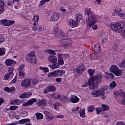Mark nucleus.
<instances>
[{
	"label": "nucleus",
	"mask_w": 125,
	"mask_h": 125,
	"mask_svg": "<svg viewBox=\"0 0 125 125\" xmlns=\"http://www.w3.org/2000/svg\"><path fill=\"white\" fill-rule=\"evenodd\" d=\"M85 12V15H87L88 17L86 19V22L90 28L92 27L93 30H97L98 26L97 25H95L98 21V16L94 14L91 12L90 8H87Z\"/></svg>",
	"instance_id": "obj_1"
},
{
	"label": "nucleus",
	"mask_w": 125,
	"mask_h": 125,
	"mask_svg": "<svg viewBox=\"0 0 125 125\" xmlns=\"http://www.w3.org/2000/svg\"><path fill=\"white\" fill-rule=\"evenodd\" d=\"M102 80V75H97L93 78L89 79L88 83H85L84 85H81L82 87H86L89 86L91 89H95L98 86V83H101Z\"/></svg>",
	"instance_id": "obj_2"
},
{
	"label": "nucleus",
	"mask_w": 125,
	"mask_h": 125,
	"mask_svg": "<svg viewBox=\"0 0 125 125\" xmlns=\"http://www.w3.org/2000/svg\"><path fill=\"white\" fill-rule=\"evenodd\" d=\"M110 28L113 32L119 33L123 38L125 37V25L123 23H113L110 25Z\"/></svg>",
	"instance_id": "obj_3"
},
{
	"label": "nucleus",
	"mask_w": 125,
	"mask_h": 125,
	"mask_svg": "<svg viewBox=\"0 0 125 125\" xmlns=\"http://www.w3.org/2000/svg\"><path fill=\"white\" fill-rule=\"evenodd\" d=\"M108 89L107 86H104L97 90L93 91L90 93V95L92 97H99L101 95L102 99H106L105 95V91Z\"/></svg>",
	"instance_id": "obj_4"
},
{
	"label": "nucleus",
	"mask_w": 125,
	"mask_h": 125,
	"mask_svg": "<svg viewBox=\"0 0 125 125\" xmlns=\"http://www.w3.org/2000/svg\"><path fill=\"white\" fill-rule=\"evenodd\" d=\"M57 57L58 59V63L48 65V66L50 67L51 69H57L58 68H60L61 66H63V65H64V60H63V59H62V54L58 53Z\"/></svg>",
	"instance_id": "obj_5"
},
{
	"label": "nucleus",
	"mask_w": 125,
	"mask_h": 125,
	"mask_svg": "<svg viewBox=\"0 0 125 125\" xmlns=\"http://www.w3.org/2000/svg\"><path fill=\"white\" fill-rule=\"evenodd\" d=\"M36 52L35 51L31 52L28 55L26 56L27 61L30 63H34L37 64V60H36Z\"/></svg>",
	"instance_id": "obj_6"
},
{
	"label": "nucleus",
	"mask_w": 125,
	"mask_h": 125,
	"mask_svg": "<svg viewBox=\"0 0 125 125\" xmlns=\"http://www.w3.org/2000/svg\"><path fill=\"white\" fill-rule=\"evenodd\" d=\"M122 10L120 8H116L112 13L113 16H116V15H118L121 18V19H125V14L124 13H122Z\"/></svg>",
	"instance_id": "obj_7"
},
{
	"label": "nucleus",
	"mask_w": 125,
	"mask_h": 125,
	"mask_svg": "<svg viewBox=\"0 0 125 125\" xmlns=\"http://www.w3.org/2000/svg\"><path fill=\"white\" fill-rule=\"evenodd\" d=\"M0 23L2 25L9 27L15 23V21L7 20L6 19H3L0 20Z\"/></svg>",
	"instance_id": "obj_8"
},
{
	"label": "nucleus",
	"mask_w": 125,
	"mask_h": 125,
	"mask_svg": "<svg viewBox=\"0 0 125 125\" xmlns=\"http://www.w3.org/2000/svg\"><path fill=\"white\" fill-rule=\"evenodd\" d=\"M21 86H23V87H25V88H28V87H30V86L31 85V79H26L22 80L21 81Z\"/></svg>",
	"instance_id": "obj_9"
},
{
	"label": "nucleus",
	"mask_w": 125,
	"mask_h": 125,
	"mask_svg": "<svg viewBox=\"0 0 125 125\" xmlns=\"http://www.w3.org/2000/svg\"><path fill=\"white\" fill-rule=\"evenodd\" d=\"M53 32L58 38L60 37V36L62 37V38H64V37H65L64 32L61 30H58L57 27L54 28Z\"/></svg>",
	"instance_id": "obj_10"
},
{
	"label": "nucleus",
	"mask_w": 125,
	"mask_h": 125,
	"mask_svg": "<svg viewBox=\"0 0 125 125\" xmlns=\"http://www.w3.org/2000/svg\"><path fill=\"white\" fill-rule=\"evenodd\" d=\"M61 45H71L73 43V41L70 39H62L59 41Z\"/></svg>",
	"instance_id": "obj_11"
},
{
	"label": "nucleus",
	"mask_w": 125,
	"mask_h": 125,
	"mask_svg": "<svg viewBox=\"0 0 125 125\" xmlns=\"http://www.w3.org/2000/svg\"><path fill=\"white\" fill-rule=\"evenodd\" d=\"M55 90H56V88L54 85H48L44 89L43 93L46 94L48 92H50L51 91L54 92Z\"/></svg>",
	"instance_id": "obj_12"
},
{
	"label": "nucleus",
	"mask_w": 125,
	"mask_h": 125,
	"mask_svg": "<svg viewBox=\"0 0 125 125\" xmlns=\"http://www.w3.org/2000/svg\"><path fill=\"white\" fill-rule=\"evenodd\" d=\"M60 17V14L57 12L54 13L51 16V18L50 21L51 22H55V21H57L59 18Z\"/></svg>",
	"instance_id": "obj_13"
},
{
	"label": "nucleus",
	"mask_w": 125,
	"mask_h": 125,
	"mask_svg": "<svg viewBox=\"0 0 125 125\" xmlns=\"http://www.w3.org/2000/svg\"><path fill=\"white\" fill-rule=\"evenodd\" d=\"M6 66H13L16 64V62L12 59H7L5 61Z\"/></svg>",
	"instance_id": "obj_14"
},
{
	"label": "nucleus",
	"mask_w": 125,
	"mask_h": 125,
	"mask_svg": "<svg viewBox=\"0 0 125 125\" xmlns=\"http://www.w3.org/2000/svg\"><path fill=\"white\" fill-rule=\"evenodd\" d=\"M48 61L52 64H56L57 62V57L54 55H50L48 57Z\"/></svg>",
	"instance_id": "obj_15"
},
{
	"label": "nucleus",
	"mask_w": 125,
	"mask_h": 125,
	"mask_svg": "<svg viewBox=\"0 0 125 125\" xmlns=\"http://www.w3.org/2000/svg\"><path fill=\"white\" fill-rule=\"evenodd\" d=\"M68 25L71 28H76V27H78V21H75L73 20H70L68 22Z\"/></svg>",
	"instance_id": "obj_16"
},
{
	"label": "nucleus",
	"mask_w": 125,
	"mask_h": 125,
	"mask_svg": "<svg viewBox=\"0 0 125 125\" xmlns=\"http://www.w3.org/2000/svg\"><path fill=\"white\" fill-rule=\"evenodd\" d=\"M85 70V67H84L83 64H81L76 68V73H78V74H83V72Z\"/></svg>",
	"instance_id": "obj_17"
},
{
	"label": "nucleus",
	"mask_w": 125,
	"mask_h": 125,
	"mask_svg": "<svg viewBox=\"0 0 125 125\" xmlns=\"http://www.w3.org/2000/svg\"><path fill=\"white\" fill-rule=\"evenodd\" d=\"M71 103H78L80 101V98L76 96L72 95L69 99Z\"/></svg>",
	"instance_id": "obj_18"
},
{
	"label": "nucleus",
	"mask_w": 125,
	"mask_h": 125,
	"mask_svg": "<svg viewBox=\"0 0 125 125\" xmlns=\"http://www.w3.org/2000/svg\"><path fill=\"white\" fill-rule=\"evenodd\" d=\"M55 72L57 77H62V76H63V75H65V73H66L65 70L59 69L56 70Z\"/></svg>",
	"instance_id": "obj_19"
},
{
	"label": "nucleus",
	"mask_w": 125,
	"mask_h": 125,
	"mask_svg": "<svg viewBox=\"0 0 125 125\" xmlns=\"http://www.w3.org/2000/svg\"><path fill=\"white\" fill-rule=\"evenodd\" d=\"M43 113L46 116V118L48 119L49 120H51V119H53L54 118V116L52 115V114L49 113L48 111L45 110L43 112Z\"/></svg>",
	"instance_id": "obj_20"
},
{
	"label": "nucleus",
	"mask_w": 125,
	"mask_h": 125,
	"mask_svg": "<svg viewBox=\"0 0 125 125\" xmlns=\"http://www.w3.org/2000/svg\"><path fill=\"white\" fill-rule=\"evenodd\" d=\"M32 96V92L24 93L20 96V98H28Z\"/></svg>",
	"instance_id": "obj_21"
},
{
	"label": "nucleus",
	"mask_w": 125,
	"mask_h": 125,
	"mask_svg": "<svg viewBox=\"0 0 125 125\" xmlns=\"http://www.w3.org/2000/svg\"><path fill=\"white\" fill-rule=\"evenodd\" d=\"M22 103V101L18 99H14L11 101V104L12 105H20Z\"/></svg>",
	"instance_id": "obj_22"
},
{
	"label": "nucleus",
	"mask_w": 125,
	"mask_h": 125,
	"mask_svg": "<svg viewBox=\"0 0 125 125\" xmlns=\"http://www.w3.org/2000/svg\"><path fill=\"white\" fill-rule=\"evenodd\" d=\"M4 2L2 0H0V14L3 13L4 12Z\"/></svg>",
	"instance_id": "obj_23"
},
{
	"label": "nucleus",
	"mask_w": 125,
	"mask_h": 125,
	"mask_svg": "<svg viewBox=\"0 0 125 125\" xmlns=\"http://www.w3.org/2000/svg\"><path fill=\"white\" fill-rule=\"evenodd\" d=\"M119 67H118V66H117V65H114L112 64L111 65V66L109 67V70L110 71V72H111L112 73H114L115 72L118 70Z\"/></svg>",
	"instance_id": "obj_24"
},
{
	"label": "nucleus",
	"mask_w": 125,
	"mask_h": 125,
	"mask_svg": "<svg viewBox=\"0 0 125 125\" xmlns=\"http://www.w3.org/2000/svg\"><path fill=\"white\" fill-rule=\"evenodd\" d=\"M94 50L96 53H99L101 52V48H100V45L98 44H96L94 46Z\"/></svg>",
	"instance_id": "obj_25"
},
{
	"label": "nucleus",
	"mask_w": 125,
	"mask_h": 125,
	"mask_svg": "<svg viewBox=\"0 0 125 125\" xmlns=\"http://www.w3.org/2000/svg\"><path fill=\"white\" fill-rule=\"evenodd\" d=\"M30 122H31V120H30V119L29 118H27V119H21L19 121L18 123L21 125H24V124H25V123H29Z\"/></svg>",
	"instance_id": "obj_26"
},
{
	"label": "nucleus",
	"mask_w": 125,
	"mask_h": 125,
	"mask_svg": "<svg viewBox=\"0 0 125 125\" xmlns=\"http://www.w3.org/2000/svg\"><path fill=\"white\" fill-rule=\"evenodd\" d=\"M79 114L80 117L81 118H85V109L83 108V109H80L79 111Z\"/></svg>",
	"instance_id": "obj_27"
},
{
	"label": "nucleus",
	"mask_w": 125,
	"mask_h": 125,
	"mask_svg": "<svg viewBox=\"0 0 125 125\" xmlns=\"http://www.w3.org/2000/svg\"><path fill=\"white\" fill-rule=\"evenodd\" d=\"M105 78L106 80H109V79H115V77L113 74L108 72L105 73Z\"/></svg>",
	"instance_id": "obj_28"
},
{
	"label": "nucleus",
	"mask_w": 125,
	"mask_h": 125,
	"mask_svg": "<svg viewBox=\"0 0 125 125\" xmlns=\"http://www.w3.org/2000/svg\"><path fill=\"white\" fill-rule=\"evenodd\" d=\"M115 76L117 77H120L122 74H123V70H121L119 68H117V69L113 73Z\"/></svg>",
	"instance_id": "obj_29"
},
{
	"label": "nucleus",
	"mask_w": 125,
	"mask_h": 125,
	"mask_svg": "<svg viewBox=\"0 0 125 125\" xmlns=\"http://www.w3.org/2000/svg\"><path fill=\"white\" fill-rule=\"evenodd\" d=\"M57 76L56 75V72L55 70L47 74V77L49 78V79H51V78H55Z\"/></svg>",
	"instance_id": "obj_30"
},
{
	"label": "nucleus",
	"mask_w": 125,
	"mask_h": 125,
	"mask_svg": "<svg viewBox=\"0 0 125 125\" xmlns=\"http://www.w3.org/2000/svg\"><path fill=\"white\" fill-rule=\"evenodd\" d=\"M116 86H117V83H116V82L113 81L110 83L109 88L110 89H114V88H115Z\"/></svg>",
	"instance_id": "obj_31"
},
{
	"label": "nucleus",
	"mask_w": 125,
	"mask_h": 125,
	"mask_svg": "<svg viewBox=\"0 0 125 125\" xmlns=\"http://www.w3.org/2000/svg\"><path fill=\"white\" fill-rule=\"evenodd\" d=\"M36 119L37 120H42L43 119V114L41 113H36Z\"/></svg>",
	"instance_id": "obj_32"
},
{
	"label": "nucleus",
	"mask_w": 125,
	"mask_h": 125,
	"mask_svg": "<svg viewBox=\"0 0 125 125\" xmlns=\"http://www.w3.org/2000/svg\"><path fill=\"white\" fill-rule=\"evenodd\" d=\"M6 49L4 47L0 48V56H3L5 54Z\"/></svg>",
	"instance_id": "obj_33"
},
{
	"label": "nucleus",
	"mask_w": 125,
	"mask_h": 125,
	"mask_svg": "<svg viewBox=\"0 0 125 125\" xmlns=\"http://www.w3.org/2000/svg\"><path fill=\"white\" fill-rule=\"evenodd\" d=\"M39 18H40V17L39 16V15H34L33 17V20H34V23H36V24H38Z\"/></svg>",
	"instance_id": "obj_34"
},
{
	"label": "nucleus",
	"mask_w": 125,
	"mask_h": 125,
	"mask_svg": "<svg viewBox=\"0 0 125 125\" xmlns=\"http://www.w3.org/2000/svg\"><path fill=\"white\" fill-rule=\"evenodd\" d=\"M54 108L55 110H57V111H58V110H59V107H60V106H61V104L60 103H56L55 104H54Z\"/></svg>",
	"instance_id": "obj_35"
},
{
	"label": "nucleus",
	"mask_w": 125,
	"mask_h": 125,
	"mask_svg": "<svg viewBox=\"0 0 125 125\" xmlns=\"http://www.w3.org/2000/svg\"><path fill=\"white\" fill-rule=\"evenodd\" d=\"M37 24L36 23H33V26L32 27V31H34V32H36V31H39V25H37Z\"/></svg>",
	"instance_id": "obj_36"
},
{
	"label": "nucleus",
	"mask_w": 125,
	"mask_h": 125,
	"mask_svg": "<svg viewBox=\"0 0 125 125\" xmlns=\"http://www.w3.org/2000/svg\"><path fill=\"white\" fill-rule=\"evenodd\" d=\"M39 68L40 70L44 71V73H48L49 72V69L47 67L40 66Z\"/></svg>",
	"instance_id": "obj_37"
},
{
	"label": "nucleus",
	"mask_w": 125,
	"mask_h": 125,
	"mask_svg": "<svg viewBox=\"0 0 125 125\" xmlns=\"http://www.w3.org/2000/svg\"><path fill=\"white\" fill-rule=\"evenodd\" d=\"M102 108L103 111H108V110H110V107L106 104H102Z\"/></svg>",
	"instance_id": "obj_38"
},
{
	"label": "nucleus",
	"mask_w": 125,
	"mask_h": 125,
	"mask_svg": "<svg viewBox=\"0 0 125 125\" xmlns=\"http://www.w3.org/2000/svg\"><path fill=\"white\" fill-rule=\"evenodd\" d=\"M29 105H33L34 103H36L37 102V99L36 98L31 99L29 101H28Z\"/></svg>",
	"instance_id": "obj_39"
},
{
	"label": "nucleus",
	"mask_w": 125,
	"mask_h": 125,
	"mask_svg": "<svg viewBox=\"0 0 125 125\" xmlns=\"http://www.w3.org/2000/svg\"><path fill=\"white\" fill-rule=\"evenodd\" d=\"M95 110V107L94 105H90L89 107H88L87 110L89 113H91L93 112Z\"/></svg>",
	"instance_id": "obj_40"
},
{
	"label": "nucleus",
	"mask_w": 125,
	"mask_h": 125,
	"mask_svg": "<svg viewBox=\"0 0 125 125\" xmlns=\"http://www.w3.org/2000/svg\"><path fill=\"white\" fill-rule=\"evenodd\" d=\"M9 108L11 111H14L18 110V109L19 108V106H18V105H12L10 106Z\"/></svg>",
	"instance_id": "obj_41"
},
{
	"label": "nucleus",
	"mask_w": 125,
	"mask_h": 125,
	"mask_svg": "<svg viewBox=\"0 0 125 125\" xmlns=\"http://www.w3.org/2000/svg\"><path fill=\"white\" fill-rule=\"evenodd\" d=\"M103 111V108L102 107H97L96 108V113L97 115H99L101 112Z\"/></svg>",
	"instance_id": "obj_42"
},
{
	"label": "nucleus",
	"mask_w": 125,
	"mask_h": 125,
	"mask_svg": "<svg viewBox=\"0 0 125 125\" xmlns=\"http://www.w3.org/2000/svg\"><path fill=\"white\" fill-rule=\"evenodd\" d=\"M50 0H41L40 2L39 6H42V5H43V4H44V3H45V2H48L50 1Z\"/></svg>",
	"instance_id": "obj_43"
},
{
	"label": "nucleus",
	"mask_w": 125,
	"mask_h": 125,
	"mask_svg": "<svg viewBox=\"0 0 125 125\" xmlns=\"http://www.w3.org/2000/svg\"><path fill=\"white\" fill-rule=\"evenodd\" d=\"M119 96H122L123 98H125V93L122 90H119Z\"/></svg>",
	"instance_id": "obj_44"
},
{
	"label": "nucleus",
	"mask_w": 125,
	"mask_h": 125,
	"mask_svg": "<svg viewBox=\"0 0 125 125\" xmlns=\"http://www.w3.org/2000/svg\"><path fill=\"white\" fill-rule=\"evenodd\" d=\"M8 73L9 75H10V77H11V78H12V77H13V68H9L8 70Z\"/></svg>",
	"instance_id": "obj_45"
},
{
	"label": "nucleus",
	"mask_w": 125,
	"mask_h": 125,
	"mask_svg": "<svg viewBox=\"0 0 125 125\" xmlns=\"http://www.w3.org/2000/svg\"><path fill=\"white\" fill-rule=\"evenodd\" d=\"M88 73L90 76H92L95 73V69H88Z\"/></svg>",
	"instance_id": "obj_46"
},
{
	"label": "nucleus",
	"mask_w": 125,
	"mask_h": 125,
	"mask_svg": "<svg viewBox=\"0 0 125 125\" xmlns=\"http://www.w3.org/2000/svg\"><path fill=\"white\" fill-rule=\"evenodd\" d=\"M45 103H46V101H45V100H42L38 102V104L39 106H42V105H44Z\"/></svg>",
	"instance_id": "obj_47"
},
{
	"label": "nucleus",
	"mask_w": 125,
	"mask_h": 125,
	"mask_svg": "<svg viewBox=\"0 0 125 125\" xmlns=\"http://www.w3.org/2000/svg\"><path fill=\"white\" fill-rule=\"evenodd\" d=\"M9 78H11V76H10V75L9 74H6L4 75L3 77L4 81H8L9 80Z\"/></svg>",
	"instance_id": "obj_48"
},
{
	"label": "nucleus",
	"mask_w": 125,
	"mask_h": 125,
	"mask_svg": "<svg viewBox=\"0 0 125 125\" xmlns=\"http://www.w3.org/2000/svg\"><path fill=\"white\" fill-rule=\"evenodd\" d=\"M76 19L77 21H81L83 19V15L80 14H77L76 15Z\"/></svg>",
	"instance_id": "obj_49"
},
{
	"label": "nucleus",
	"mask_w": 125,
	"mask_h": 125,
	"mask_svg": "<svg viewBox=\"0 0 125 125\" xmlns=\"http://www.w3.org/2000/svg\"><path fill=\"white\" fill-rule=\"evenodd\" d=\"M46 30V27L45 26H39L38 29V32H42V31H45Z\"/></svg>",
	"instance_id": "obj_50"
},
{
	"label": "nucleus",
	"mask_w": 125,
	"mask_h": 125,
	"mask_svg": "<svg viewBox=\"0 0 125 125\" xmlns=\"http://www.w3.org/2000/svg\"><path fill=\"white\" fill-rule=\"evenodd\" d=\"M62 102H64L65 103H67V102H69V99H68V97H62Z\"/></svg>",
	"instance_id": "obj_51"
},
{
	"label": "nucleus",
	"mask_w": 125,
	"mask_h": 125,
	"mask_svg": "<svg viewBox=\"0 0 125 125\" xmlns=\"http://www.w3.org/2000/svg\"><path fill=\"white\" fill-rule=\"evenodd\" d=\"M53 97L54 99L56 100L57 99H59V98H60V97H61V96L60 94H54L53 95Z\"/></svg>",
	"instance_id": "obj_52"
},
{
	"label": "nucleus",
	"mask_w": 125,
	"mask_h": 125,
	"mask_svg": "<svg viewBox=\"0 0 125 125\" xmlns=\"http://www.w3.org/2000/svg\"><path fill=\"white\" fill-rule=\"evenodd\" d=\"M21 116L23 118L27 117L28 116V112L27 111H23L21 113Z\"/></svg>",
	"instance_id": "obj_53"
},
{
	"label": "nucleus",
	"mask_w": 125,
	"mask_h": 125,
	"mask_svg": "<svg viewBox=\"0 0 125 125\" xmlns=\"http://www.w3.org/2000/svg\"><path fill=\"white\" fill-rule=\"evenodd\" d=\"M47 53L49 54H52L53 55H56V53L54 50L49 49L47 51Z\"/></svg>",
	"instance_id": "obj_54"
},
{
	"label": "nucleus",
	"mask_w": 125,
	"mask_h": 125,
	"mask_svg": "<svg viewBox=\"0 0 125 125\" xmlns=\"http://www.w3.org/2000/svg\"><path fill=\"white\" fill-rule=\"evenodd\" d=\"M19 74L21 78H24L25 75V71H20Z\"/></svg>",
	"instance_id": "obj_55"
},
{
	"label": "nucleus",
	"mask_w": 125,
	"mask_h": 125,
	"mask_svg": "<svg viewBox=\"0 0 125 125\" xmlns=\"http://www.w3.org/2000/svg\"><path fill=\"white\" fill-rule=\"evenodd\" d=\"M118 65L120 68H124L125 65V60L120 62Z\"/></svg>",
	"instance_id": "obj_56"
},
{
	"label": "nucleus",
	"mask_w": 125,
	"mask_h": 125,
	"mask_svg": "<svg viewBox=\"0 0 125 125\" xmlns=\"http://www.w3.org/2000/svg\"><path fill=\"white\" fill-rule=\"evenodd\" d=\"M31 80V84H37L39 82L38 81V80L37 79H30Z\"/></svg>",
	"instance_id": "obj_57"
},
{
	"label": "nucleus",
	"mask_w": 125,
	"mask_h": 125,
	"mask_svg": "<svg viewBox=\"0 0 125 125\" xmlns=\"http://www.w3.org/2000/svg\"><path fill=\"white\" fill-rule=\"evenodd\" d=\"M90 56H91L92 59H97V58L96 57V55L94 53H91Z\"/></svg>",
	"instance_id": "obj_58"
},
{
	"label": "nucleus",
	"mask_w": 125,
	"mask_h": 125,
	"mask_svg": "<svg viewBox=\"0 0 125 125\" xmlns=\"http://www.w3.org/2000/svg\"><path fill=\"white\" fill-rule=\"evenodd\" d=\"M9 53H13V54H15L16 53V51L14 50V48L12 47L11 50L9 51Z\"/></svg>",
	"instance_id": "obj_59"
},
{
	"label": "nucleus",
	"mask_w": 125,
	"mask_h": 125,
	"mask_svg": "<svg viewBox=\"0 0 125 125\" xmlns=\"http://www.w3.org/2000/svg\"><path fill=\"white\" fill-rule=\"evenodd\" d=\"M80 110V107H77L76 108H73L72 109V111L73 112V113H76Z\"/></svg>",
	"instance_id": "obj_60"
},
{
	"label": "nucleus",
	"mask_w": 125,
	"mask_h": 125,
	"mask_svg": "<svg viewBox=\"0 0 125 125\" xmlns=\"http://www.w3.org/2000/svg\"><path fill=\"white\" fill-rule=\"evenodd\" d=\"M22 106H23V107L30 106V104H29V102L27 101L26 102L24 103L23 104H22Z\"/></svg>",
	"instance_id": "obj_61"
},
{
	"label": "nucleus",
	"mask_w": 125,
	"mask_h": 125,
	"mask_svg": "<svg viewBox=\"0 0 125 125\" xmlns=\"http://www.w3.org/2000/svg\"><path fill=\"white\" fill-rule=\"evenodd\" d=\"M15 90H16V88H15V87H10V93L14 92V91H15Z\"/></svg>",
	"instance_id": "obj_62"
},
{
	"label": "nucleus",
	"mask_w": 125,
	"mask_h": 125,
	"mask_svg": "<svg viewBox=\"0 0 125 125\" xmlns=\"http://www.w3.org/2000/svg\"><path fill=\"white\" fill-rule=\"evenodd\" d=\"M24 67H25V65L21 64L20 66V71H25L24 69Z\"/></svg>",
	"instance_id": "obj_63"
},
{
	"label": "nucleus",
	"mask_w": 125,
	"mask_h": 125,
	"mask_svg": "<svg viewBox=\"0 0 125 125\" xmlns=\"http://www.w3.org/2000/svg\"><path fill=\"white\" fill-rule=\"evenodd\" d=\"M5 41L4 38L1 36H0V43H2Z\"/></svg>",
	"instance_id": "obj_64"
}]
</instances>
